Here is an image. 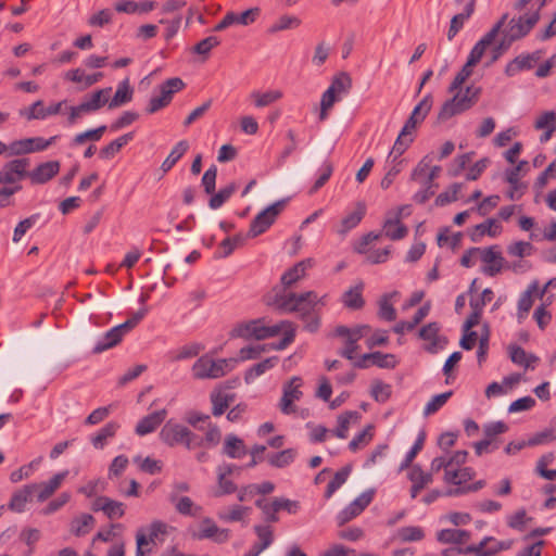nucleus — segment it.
<instances>
[{
  "mask_svg": "<svg viewBox=\"0 0 556 556\" xmlns=\"http://www.w3.org/2000/svg\"><path fill=\"white\" fill-rule=\"evenodd\" d=\"M28 159H14L0 169V185H14L27 177Z\"/></svg>",
  "mask_w": 556,
  "mask_h": 556,
  "instance_id": "10",
  "label": "nucleus"
},
{
  "mask_svg": "<svg viewBox=\"0 0 556 556\" xmlns=\"http://www.w3.org/2000/svg\"><path fill=\"white\" fill-rule=\"evenodd\" d=\"M303 384L302 378L294 376L289 381H287L282 387V397L279 403L280 410L290 415L295 412V406L293 402L299 401L303 393L301 391V387Z\"/></svg>",
  "mask_w": 556,
  "mask_h": 556,
  "instance_id": "9",
  "label": "nucleus"
},
{
  "mask_svg": "<svg viewBox=\"0 0 556 556\" xmlns=\"http://www.w3.org/2000/svg\"><path fill=\"white\" fill-rule=\"evenodd\" d=\"M210 400L212 403L213 416H222L228 409L227 399L224 396V390L214 389L210 394Z\"/></svg>",
  "mask_w": 556,
  "mask_h": 556,
  "instance_id": "50",
  "label": "nucleus"
},
{
  "mask_svg": "<svg viewBox=\"0 0 556 556\" xmlns=\"http://www.w3.org/2000/svg\"><path fill=\"white\" fill-rule=\"evenodd\" d=\"M502 230V226L493 218H488L485 222L476 225L470 239L473 242H478L483 236L496 237Z\"/></svg>",
  "mask_w": 556,
  "mask_h": 556,
  "instance_id": "27",
  "label": "nucleus"
},
{
  "mask_svg": "<svg viewBox=\"0 0 556 556\" xmlns=\"http://www.w3.org/2000/svg\"><path fill=\"white\" fill-rule=\"evenodd\" d=\"M251 97L254 99L255 106L264 108L279 100L282 97V92L279 90H270L263 93L254 91L251 93Z\"/></svg>",
  "mask_w": 556,
  "mask_h": 556,
  "instance_id": "56",
  "label": "nucleus"
},
{
  "mask_svg": "<svg viewBox=\"0 0 556 556\" xmlns=\"http://www.w3.org/2000/svg\"><path fill=\"white\" fill-rule=\"evenodd\" d=\"M132 94L134 89L129 85V79L126 78L118 84L114 97L109 102V109H115L130 102Z\"/></svg>",
  "mask_w": 556,
  "mask_h": 556,
  "instance_id": "29",
  "label": "nucleus"
},
{
  "mask_svg": "<svg viewBox=\"0 0 556 556\" xmlns=\"http://www.w3.org/2000/svg\"><path fill=\"white\" fill-rule=\"evenodd\" d=\"M167 415L166 409L153 412L141 418L136 428V434L143 437L156 430V428L165 420Z\"/></svg>",
  "mask_w": 556,
  "mask_h": 556,
  "instance_id": "19",
  "label": "nucleus"
},
{
  "mask_svg": "<svg viewBox=\"0 0 556 556\" xmlns=\"http://www.w3.org/2000/svg\"><path fill=\"white\" fill-rule=\"evenodd\" d=\"M370 394L375 401L384 403L391 396V386L376 380L372 382Z\"/></svg>",
  "mask_w": 556,
  "mask_h": 556,
  "instance_id": "63",
  "label": "nucleus"
},
{
  "mask_svg": "<svg viewBox=\"0 0 556 556\" xmlns=\"http://www.w3.org/2000/svg\"><path fill=\"white\" fill-rule=\"evenodd\" d=\"M118 429L119 425L116 421L108 422L94 435L91 437L90 441L92 445L98 450L103 448L106 440L113 438Z\"/></svg>",
  "mask_w": 556,
  "mask_h": 556,
  "instance_id": "33",
  "label": "nucleus"
},
{
  "mask_svg": "<svg viewBox=\"0 0 556 556\" xmlns=\"http://www.w3.org/2000/svg\"><path fill=\"white\" fill-rule=\"evenodd\" d=\"M540 21L539 11L533 12L532 14L521 15L518 18H511L507 25V28L503 31V34L511 41L515 42L523 37H526L532 28Z\"/></svg>",
  "mask_w": 556,
  "mask_h": 556,
  "instance_id": "7",
  "label": "nucleus"
},
{
  "mask_svg": "<svg viewBox=\"0 0 556 556\" xmlns=\"http://www.w3.org/2000/svg\"><path fill=\"white\" fill-rule=\"evenodd\" d=\"M220 439H222V432H220L219 428L216 425L208 422L205 435L204 437L200 435L201 442H199L198 447H202V446L214 447L219 444Z\"/></svg>",
  "mask_w": 556,
  "mask_h": 556,
  "instance_id": "53",
  "label": "nucleus"
},
{
  "mask_svg": "<svg viewBox=\"0 0 556 556\" xmlns=\"http://www.w3.org/2000/svg\"><path fill=\"white\" fill-rule=\"evenodd\" d=\"M313 263V258H305L290 267L280 278L282 288L266 299V304L274 306L280 313H298L301 320L304 321V329L308 332H316L319 329L320 318L316 313V307L324 303L315 291L303 293H287L286 291L305 276Z\"/></svg>",
  "mask_w": 556,
  "mask_h": 556,
  "instance_id": "2",
  "label": "nucleus"
},
{
  "mask_svg": "<svg viewBox=\"0 0 556 556\" xmlns=\"http://www.w3.org/2000/svg\"><path fill=\"white\" fill-rule=\"evenodd\" d=\"M371 365H375L379 368H388L393 369L397 365V359L394 354L382 353L379 351L371 352Z\"/></svg>",
  "mask_w": 556,
  "mask_h": 556,
  "instance_id": "54",
  "label": "nucleus"
},
{
  "mask_svg": "<svg viewBox=\"0 0 556 556\" xmlns=\"http://www.w3.org/2000/svg\"><path fill=\"white\" fill-rule=\"evenodd\" d=\"M34 497L28 484L24 485L23 489L16 491L8 505L9 509L22 513L25 509L26 503L31 501Z\"/></svg>",
  "mask_w": 556,
  "mask_h": 556,
  "instance_id": "37",
  "label": "nucleus"
},
{
  "mask_svg": "<svg viewBox=\"0 0 556 556\" xmlns=\"http://www.w3.org/2000/svg\"><path fill=\"white\" fill-rule=\"evenodd\" d=\"M404 127L399 134L394 146L388 156V160H391L392 163L399 161V157L408 149L409 144L413 142L412 134H403Z\"/></svg>",
  "mask_w": 556,
  "mask_h": 556,
  "instance_id": "43",
  "label": "nucleus"
},
{
  "mask_svg": "<svg viewBox=\"0 0 556 556\" xmlns=\"http://www.w3.org/2000/svg\"><path fill=\"white\" fill-rule=\"evenodd\" d=\"M361 415L356 410H348L338 417V427L334 430L336 437L345 439L352 420H358Z\"/></svg>",
  "mask_w": 556,
  "mask_h": 556,
  "instance_id": "46",
  "label": "nucleus"
},
{
  "mask_svg": "<svg viewBox=\"0 0 556 556\" xmlns=\"http://www.w3.org/2000/svg\"><path fill=\"white\" fill-rule=\"evenodd\" d=\"M60 167L59 161H48L27 172V177L33 185H43L59 174Z\"/></svg>",
  "mask_w": 556,
  "mask_h": 556,
  "instance_id": "15",
  "label": "nucleus"
},
{
  "mask_svg": "<svg viewBox=\"0 0 556 556\" xmlns=\"http://www.w3.org/2000/svg\"><path fill=\"white\" fill-rule=\"evenodd\" d=\"M189 149V142L187 140H180L176 143V146L172 149L168 156L164 160L161 165V169L163 173L169 172L175 164L185 155V153Z\"/></svg>",
  "mask_w": 556,
  "mask_h": 556,
  "instance_id": "36",
  "label": "nucleus"
},
{
  "mask_svg": "<svg viewBox=\"0 0 556 556\" xmlns=\"http://www.w3.org/2000/svg\"><path fill=\"white\" fill-rule=\"evenodd\" d=\"M332 89V91L341 98L342 94H346L350 89L352 88V79L351 76L345 73L341 72L338 75H336L328 87Z\"/></svg>",
  "mask_w": 556,
  "mask_h": 556,
  "instance_id": "49",
  "label": "nucleus"
},
{
  "mask_svg": "<svg viewBox=\"0 0 556 556\" xmlns=\"http://www.w3.org/2000/svg\"><path fill=\"white\" fill-rule=\"evenodd\" d=\"M263 318L252 319L245 323L236 325L230 331L231 338H242L245 340H261L260 327L262 326Z\"/></svg>",
  "mask_w": 556,
  "mask_h": 556,
  "instance_id": "20",
  "label": "nucleus"
},
{
  "mask_svg": "<svg viewBox=\"0 0 556 556\" xmlns=\"http://www.w3.org/2000/svg\"><path fill=\"white\" fill-rule=\"evenodd\" d=\"M383 230L386 237L391 240H401L406 237L408 229L405 225L400 223V218L387 219L383 224Z\"/></svg>",
  "mask_w": 556,
  "mask_h": 556,
  "instance_id": "44",
  "label": "nucleus"
},
{
  "mask_svg": "<svg viewBox=\"0 0 556 556\" xmlns=\"http://www.w3.org/2000/svg\"><path fill=\"white\" fill-rule=\"evenodd\" d=\"M67 473L68 471L64 470L54 475L48 482L28 484L33 495L37 497L38 502L46 501L60 488Z\"/></svg>",
  "mask_w": 556,
  "mask_h": 556,
  "instance_id": "12",
  "label": "nucleus"
},
{
  "mask_svg": "<svg viewBox=\"0 0 556 556\" xmlns=\"http://www.w3.org/2000/svg\"><path fill=\"white\" fill-rule=\"evenodd\" d=\"M300 23L301 21L295 16L282 15L269 27L268 30L274 34L286 29L296 28Z\"/></svg>",
  "mask_w": 556,
  "mask_h": 556,
  "instance_id": "60",
  "label": "nucleus"
},
{
  "mask_svg": "<svg viewBox=\"0 0 556 556\" xmlns=\"http://www.w3.org/2000/svg\"><path fill=\"white\" fill-rule=\"evenodd\" d=\"M509 357L514 364L526 368L532 367V364L539 361V357L533 354L528 355L523 348L516 344L509 346Z\"/></svg>",
  "mask_w": 556,
  "mask_h": 556,
  "instance_id": "39",
  "label": "nucleus"
},
{
  "mask_svg": "<svg viewBox=\"0 0 556 556\" xmlns=\"http://www.w3.org/2000/svg\"><path fill=\"white\" fill-rule=\"evenodd\" d=\"M440 330L441 325L438 321H432L422 326L417 332L420 340L428 342L424 349L430 354H437L448 343L446 337L440 336Z\"/></svg>",
  "mask_w": 556,
  "mask_h": 556,
  "instance_id": "8",
  "label": "nucleus"
},
{
  "mask_svg": "<svg viewBox=\"0 0 556 556\" xmlns=\"http://www.w3.org/2000/svg\"><path fill=\"white\" fill-rule=\"evenodd\" d=\"M236 358H222L214 361L208 355L199 357L192 366V376L194 379H217L224 377L233 368Z\"/></svg>",
  "mask_w": 556,
  "mask_h": 556,
  "instance_id": "4",
  "label": "nucleus"
},
{
  "mask_svg": "<svg viewBox=\"0 0 556 556\" xmlns=\"http://www.w3.org/2000/svg\"><path fill=\"white\" fill-rule=\"evenodd\" d=\"M128 464H129V460H128L127 456H125V455L116 456L112 460L111 465L109 466L108 478L110 480H113L115 478L121 477L123 475V472L126 470Z\"/></svg>",
  "mask_w": 556,
  "mask_h": 556,
  "instance_id": "64",
  "label": "nucleus"
},
{
  "mask_svg": "<svg viewBox=\"0 0 556 556\" xmlns=\"http://www.w3.org/2000/svg\"><path fill=\"white\" fill-rule=\"evenodd\" d=\"M470 539V532L462 529H443L437 533V540L442 544H464Z\"/></svg>",
  "mask_w": 556,
  "mask_h": 556,
  "instance_id": "26",
  "label": "nucleus"
},
{
  "mask_svg": "<svg viewBox=\"0 0 556 556\" xmlns=\"http://www.w3.org/2000/svg\"><path fill=\"white\" fill-rule=\"evenodd\" d=\"M370 326L368 325H358L354 328H349L346 326L340 325L334 329V336L340 338H350L358 342L364 336H366L370 331Z\"/></svg>",
  "mask_w": 556,
  "mask_h": 556,
  "instance_id": "41",
  "label": "nucleus"
},
{
  "mask_svg": "<svg viewBox=\"0 0 556 556\" xmlns=\"http://www.w3.org/2000/svg\"><path fill=\"white\" fill-rule=\"evenodd\" d=\"M20 115L25 117L27 121L33 119H45V106L42 100L35 101L30 106L21 109L18 111Z\"/></svg>",
  "mask_w": 556,
  "mask_h": 556,
  "instance_id": "57",
  "label": "nucleus"
},
{
  "mask_svg": "<svg viewBox=\"0 0 556 556\" xmlns=\"http://www.w3.org/2000/svg\"><path fill=\"white\" fill-rule=\"evenodd\" d=\"M185 86L186 85L184 80L179 77L168 78L160 86V97H162L165 103L168 105L173 99L174 93L182 90Z\"/></svg>",
  "mask_w": 556,
  "mask_h": 556,
  "instance_id": "40",
  "label": "nucleus"
},
{
  "mask_svg": "<svg viewBox=\"0 0 556 556\" xmlns=\"http://www.w3.org/2000/svg\"><path fill=\"white\" fill-rule=\"evenodd\" d=\"M453 392L447 391L438 395H434L425 406L424 415L429 416L437 413L452 396Z\"/></svg>",
  "mask_w": 556,
  "mask_h": 556,
  "instance_id": "61",
  "label": "nucleus"
},
{
  "mask_svg": "<svg viewBox=\"0 0 556 556\" xmlns=\"http://www.w3.org/2000/svg\"><path fill=\"white\" fill-rule=\"evenodd\" d=\"M286 205V200L277 201L260 212L251 222L248 231L249 238H256L264 233L276 220Z\"/></svg>",
  "mask_w": 556,
  "mask_h": 556,
  "instance_id": "5",
  "label": "nucleus"
},
{
  "mask_svg": "<svg viewBox=\"0 0 556 556\" xmlns=\"http://www.w3.org/2000/svg\"><path fill=\"white\" fill-rule=\"evenodd\" d=\"M363 290L364 283L362 281L346 290L341 298L343 305L352 311L362 309L365 306Z\"/></svg>",
  "mask_w": 556,
  "mask_h": 556,
  "instance_id": "23",
  "label": "nucleus"
},
{
  "mask_svg": "<svg viewBox=\"0 0 556 556\" xmlns=\"http://www.w3.org/2000/svg\"><path fill=\"white\" fill-rule=\"evenodd\" d=\"M58 139L53 136L49 139L42 137L24 138L10 142L8 144V152L10 156H20L33 152H40L52 146Z\"/></svg>",
  "mask_w": 556,
  "mask_h": 556,
  "instance_id": "6",
  "label": "nucleus"
},
{
  "mask_svg": "<svg viewBox=\"0 0 556 556\" xmlns=\"http://www.w3.org/2000/svg\"><path fill=\"white\" fill-rule=\"evenodd\" d=\"M296 456V450L287 448L278 453H273L267 456L270 466L276 468H285L293 463Z\"/></svg>",
  "mask_w": 556,
  "mask_h": 556,
  "instance_id": "42",
  "label": "nucleus"
},
{
  "mask_svg": "<svg viewBox=\"0 0 556 556\" xmlns=\"http://www.w3.org/2000/svg\"><path fill=\"white\" fill-rule=\"evenodd\" d=\"M123 337L124 336L119 331V328L115 326L109 331H106L104 336L96 343V345L92 349V352L94 354H100L111 348H114L122 341Z\"/></svg>",
  "mask_w": 556,
  "mask_h": 556,
  "instance_id": "28",
  "label": "nucleus"
},
{
  "mask_svg": "<svg viewBox=\"0 0 556 556\" xmlns=\"http://www.w3.org/2000/svg\"><path fill=\"white\" fill-rule=\"evenodd\" d=\"M93 511H103L109 519H118L125 515L126 505L108 496H98L92 505Z\"/></svg>",
  "mask_w": 556,
  "mask_h": 556,
  "instance_id": "14",
  "label": "nucleus"
},
{
  "mask_svg": "<svg viewBox=\"0 0 556 556\" xmlns=\"http://www.w3.org/2000/svg\"><path fill=\"white\" fill-rule=\"evenodd\" d=\"M135 137L134 131L127 132L117 139L111 141L109 144L101 148L99 152V156L102 160H111L113 159L128 142H130Z\"/></svg>",
  "mask_w": 556,
  "mask_h": 556,
  "instance_id": "25",
  "label": "nucleus"
},
{
  "mask_svg": "<svg viewBox=\"0 0 556 556\" xmlns=\"http://www.w3.org/2000/svg\"><path fill=\"white\" fill-rule=\"evenodd\" d=\"M372 425H367L362 432L356 434L349 443V448L352 452H356L361 447L367 445L372 439Z\"/></svg>",
  "mask_w": 556,
  "mask_h": 556,
  "instance_id": "55",
  "label": "nucleus"
},
{
  "mask_svg": "<svg viewBox=\"0 0 556 556\" xmlns=\"http://www.w3.org/2000/svg\"><path fill=\"white\" fill-rule=\"evenodd\" d=\"M111 88H104L93 92L89 100L81 102L85 112L91 113L100 110L106 102Z\"/></svg>",
  "mask_w": 556,
  "mask_h": 556,
  "instance_id": "38",
  "label": "nucleus"
},
{
  "mask_svg": "<svg viewBox=\"0 0 556 556\" xmlns=\"http://www.w3.org/2000/svg\"><path fill=\"white\" fill-rule=\"evenodd\" d=\"M432 159L429 155L424 156L417 166L413 169L410 174V179L417 182L422 184L428 178V172Z\"/></svg>",
  "mask_w": 556,
  "mask_h": 556,
  "instance_id": "62",
  "label": "nucleus"
},
{
  "mask_svg": "<svg viewBox=\"0 0 556 556\" xmlns=\"http://www.w3.org/2000/svg\"><path fill=\"white\" fill-rule=\"evenodd\" d=\"M476 0H469L464 9V11L459 14H456L452 17L450 27L447 30V39L453 40L454 37L458 34V31L463 28L464 23L468 20L475 12Z\"/></svg>",
  "mask_w": 556,
  "mask_h": 556,
  "instance_id": "24",
  "label": "nucleus"
},
{
  "mask_svg": "<svg viewBox=\"0 0 556 556\" xmlns=\"http://www.w3.org/2000/svg\"><path fill=\"white\" fill-rule=\"evenodd\" d=\"M220 39L217 37V36H208L202 40H200L198 43H195L192 48H191V53L193 54H198L201 56V60L203 62L207 61L210 55H211V51L218 47L220 45Z\"/></svg>",
  "mask_w": 556,
  "mask_h": 556,
  "instance_id": "35",
  "label": "nucleus"
},
{
  "mask_svg": "<svg viewBox=\"0 0 556 556\" xmlns=\"http://www.w3.org/2000/svg\"><path fill=\"white\" fill-rule=\"evenodd\" d=\"M134 463L138 464L139 469L142 472L149 473V475H156L160 473L163 469V463L161 460L146 457L141 458V456L134 457Z\"/></svg>",
  "mask_w": 556,
  "mask_h": 556,
  "instance_id": "52",
  "label": "nucleus"
},
{
  "mask_svg": "<svg viewBox=\"0 0 556 556\" xmlns=\"http://www.w3.org/2000/svg\"><path fill=\"white\" fill-rule=\"evenodd\" d=\"M433 104V97L431 93L426 94L422 100L414 108L410 116L404 124L403 134H412L418 124L424 122Z\"/></svg>",
  "mask_w": 556,
  "mask_h": 556,
  "instance_id": "13",
  "label": "nucleus"
},
{
  "mask_svg": "<svg viewBox=\"0 0 556 556\" xmlns=\"http://www.w3.org/2000/svg\"><path fill=\"white\" fill-rule=\"evenodd\" d=\"M199 540L212 539L214 542L222 544L229 540L230 531L228 529H220L211 518H204L201 523L200 531L194 534Z\"/></svg>",
  "mask_w": 556,
  "mask_h": 556,
  "instance_id": "16",
  "label": "nucleus"
},
{
  "mask_svg": "<svg viewBox=\"0 0 556 556\" xmlns=\"http://www.w3.org/2000/svg\"><path fill=\"white\" fill-rule=\"evenodd\" d=\"M236 190L237 186L235 182H231L226 187L220 188L217 193H214L208 201V206L212 210L219 208L222 205H224V203H226L230 199V197L236 192Z\"/></svg>",
  "mask_w": 556,
  "mask_h": 556,
  "instance_id": "47",
  "label": "nucleus"
},
{
  "mask_svg": "<svg viewBox=\"0 0 556 556\" xmlns=\"http://www.w3.org/2000/svg\"><path fill=\"white\" fill-rule=\"evenodd\" d=\"M374 491L368 490L359 494L352 503H350L338 515L339 526H343L353 518L357 517L372 501Z\"/></svg>",
  "mask_w": 556,
  "mask_h": 556,
  "instance_id": "11",
  "label": "nucleus"
},
{
  "mask_svg": "<svg viewBox=\"0 0 556 556\" xmlns=\"http://www.w3.org/2000/svg\"><path fill=\"white\" fill-rule=\"evenodd\" d=\"M351 466L350 465H346L344 467H342L340 470H338L333 478L329 481L328 485H327V489H326V492H325V497L326 498H330L332 496V494L343 484L345 483V481L348 480L350 473H351Z\"/></svg>",
  "mask_w": 556,
  "mask_h": 556,
  "instance_id": "45",
  "label": "nucleus"
},
{
  "mask_svg": "<svg viewBox=\"0 0 556 556\" xmlns=\"http://www.w3.org/2000/svg\"><path fill=\"white\" fill-rule=\"evenodd\" d=\"M495 247H490L481 251V260L486 265L482 273L489 277H494L503 269L504 257L500 252L494 251Z\"/></svg>",
  "mask_w": 556,
  "mask_h": 556,
  "instance_id": "18",
  "label": "nucleus"
},
{
  "mask_svg": "<svg viewBox=\"0 0 556 556\" xmlns=\"http://www.w3.org/2000/svg\"><path fill=\"white\" fill-rule=\"evenodd\" d=\"M279 362L278 356L268 357L249 368L244 375V381L251 383L255 378L263 375L265 371L274 368Z\"/></svg>",
  "mask_w": 556,
  "mask_h": 556,
  "instance_id": "34",
  "label": "nucleus"
},
{
  "mask_svg": "<svg viewBox=\"0 0 556 556\" xmlns=\"http://www.w3.org/2000/svg\"><path fill=\"white\" fill-rule=\"evenodd\" d=\"M253 529L258 541L255 542L243 556H258L274 542V531L270 526L256 525Z\"/></svg>",
  "mask_w": 556,
  "mask_h": 556,
  "instance_id": "17",
  "label": "nucleus"
},
{
  "mask_svg": "<svg viewBox=\"0 0 556 556\" xmlns=\"http://www.w3.org/2000/svg\"><path fill=\"white\" fill-rule=\"evenodd\" d=\"M408 479L412 481L410 497L415 498L419 492L433 481L431 472H425L419 465H413L408 472Z\"/></svg>",
  "mask_w": 556,
  "mask_h": 556,
  "instance_id": "21",
  "label": "nucleus"
},
{
  "mask_svg": "<svg viewBox=\"0 0 556 556\" xmlns=\"http://www.w3.org/2000/svg\"><path fill=\"white\" fill-rule=\"evenodd\" d=\"M507 18L508 14H503L493 27L471 49L467 62L456 74L447 88V92L454 94L442 104L437 116L439 124L470 110L478 103L482 92L481 87L469 85L462 91V86L471 76L472 67L481 61L485 50L494 42Z\"/></svg>",
  "mask_w": 556,
  "mask_h": 556,
  "instance_id": "1",
  "label": "nucleus"
},
{
  "mask_svg": "<svg viewBox=\"0 0 556 556\" xmlns=\"http://www.w3.org/2000/svg\"><path fill=\"white\" fill-rule=\"evenodd\" d=\"M223 453L230 458H241L247 454V448L241 439L235 434H228L225 439Z\"/></svg>",
  "mask_w": 556,
  "mask_h": 556,
  "instance_id": "31",
  "label": "nucleus"
},
{
  "mask_svg": "<svg viewBox=\"0 0 556 556\" xmlns=\"http://www.w3.org/2000/svg\"><path fill=\"white\" fill-rule=\"evenodd\" d=\"M397 535L403 542H417L425 538V532L420 527L408 526L399 529Z\"/></svg>",
  "mask_w": 556,
  "mask_h": 556,
  "instance_id": "58",
  "label": "nucleus"
},
{
  "mask_svg": "<svg viewBox=\"0 0 556 556\" xmlns=\"http://www.w3.org/2000/svg\"><path fill=\"white\" fill-rule=\"evenodd\" d=\"M108 127L105 125H101L94 129H88L84 132H80V134H77L74 138H73V146H81L84 144L86 141L90 140V141H99L103 134L106 131Z\"/></svg>",
  "mask_w": 556,
  "mask_h": 556,
  "instance_id": "51",
  "label": "nucleus"
},
{
  "mask_svg": "<svg viewBox=\"0 0 556 556\" xmlns=\"http://www.w3.org/2000/svg\"><path fill=\"white\" fill-rule=\"evenodd\" d=\"M366 215V204L364 202H357L355 210L349 213L342 220L340 228L337 232L340 236H345L350 230L354 229Z\"/></svg>",
  "mask_w": 556,
  "mask_h": 556,
  "instance_id": "22",
  "label": "nucleus"
},
{
  "mask_svg": "<svg viewBox=\"0 0 556 556\" xmlns=\"http://www.w3.org/2000/svg\"><path fill=\"white\" fill-rule=\"evenodd\" d=\"M340 100L332 89L328 88L321 96L320 100V113L319 119L325 121L328 118V111L333 106V104Z\"/></svg>",
  "mask_w": 556,
  "mask_h": 556,
  "instance_id": "59",
  "label": "nucleus"
},
{
  "mask_svg": "<svg viewBox=\"0 0 556 556\" xmlns=\"http://www.w3.org/2000/svg\"><path fill=\"white\" fill-rule=\"evenodd\" d=\"M258 14H260L258 8L249 9L240 14L235 13L232 11L226 13L227 18H229V17L231 18L229 22L230 26H232L235 24L244 25V26L252 24L258 16Z\"/></svg>",
  "mask_w": 556,
  "mask_h": 556,
  "instance_id": "48",
  "label": "nucleus"
},
{
  "mask_svg": "<svg viewBox=\"0 0 556 556\" xmlns=\"http://www.w3.org/2000/svg\"><path fill=\"white\" fill-rule=\"evenodd\" d=\"M96 519L90 514H83L71 522V533L75 536H84L88 534L94 527Z\"/></svg>",
  "mask_w": 556,
  "mask_h": 556,
  "instance_id": "30",
  "label": "nucleus"
},
{
  "mask_svg": "<svg viewBox=\"0 0 556 556\" xmlns=\"http://www.w3.org/2000/svg\"><path fill=\"white\" fill-rule=\"evenodd\" d=\"M169 500L175 504L176 510L184 516L194 517L202 510L200 506L194 505L193 501L189 496L178 497L177 495L172 494Z\"/></svg>",
  "mask_w": 556,
  "mask_h": 556,
  "instance_id": "32",
  "label": "nucleus"
},
{
  "mask_svg": "<svg viewBox=\"0 0 556 556\" xmlns=\"http://www.w3.org/2000/svg\"><path fill=\"white\" fill-rule=\"evenodd\" d=\"M159 437L169 447L182 445L189 451L198 448L199 442H201L199 434L192 432L188 427L172 420L162 427Z\"/></svg>",
  "mask_w": 556,
  "mask_h": 556,
  "instance_id": "3",
  "label": "nucleus"
}]
</instances>
